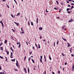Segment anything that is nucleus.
<instances>
[{
    "mask_svg": "<svg viewBox=\"0 0 74 74\" xmlns=\"http://www.w3.org/2000/svg\"><path fill=\"white\" fill-rule=\"evenodd\" d=\"M19 15H19H20V13H18L17 14V15H16V16H18Z\"/></svg>",
    "mask_w": 74,
    "mask_h": 74,
    "instance_id": "9d476101",
    "label": "nucleus"
},
{
    "mask_svg": "<svg viewBox=\"0 0 74 74\" xmlns=\"http://www.w3.org/2000/svg\"><path fill=\"white\" fill-rule=\"evenodd\" d=\"M49 59H50V60H51V56H50V55H49Z\"/></svg>",
    "mask_w": 74,
    "mask_h": 74,
    "instance_id": "f8f14e48",
    "label": "nucleus"
},
{
    "mask_svg": "<svg viewBox=\"0 0 74 74\" xmlns=\"http://www.w3.org/2000/svg\"><path fill=\"white\" fill-rule=\"evenodd\" d=\"M0 74H2V72H0Z\"/></svg>",
    "mask_w": 74,
    "mask_h": 74,
    "instance_id": "774afa93",
    "label": "nucleus"
},
{
    "mask_svg": "<svg viewBox=\"0 0 74 74\" xmlns=\"http://www.w3.org/2000/svg\"><path fill=\"white\" fill-rule=\"evenodd\" d=\"M32 62H33V63H34V60L33 59H32Z\"/></svg>",
    "mask_w": 74,
    "mask_h": 74,
    "instance_id": "f3484780",
    "label": "nucleus"
},
{
    "mask_svg": "<svg viewBox=\"0 0 74 74\" xmlns=\"http://www.w3.org/2000/svg\"><path fill=\"white\" fill-rule=\"evenodd\" d=\"M32 48L34 49V46H33Z\"/></svg>",
    "mask_w": 74,
    "mask_h": 74,
    "instance_id": "09e8293b",
    "label": "nucleus"
},
{
    "mask_svg": "<svg viewBox=\"0 0 74 74\" xmlns=\"http://www.w3.org/2000/svg\"><path fill=\"white\" fill-rule=\"evenodd\" d=\"M72 21H74V20L73 19H71L70 20H69V21L68 22H72Z\"/></svg>",
    "mask_w": 74,
    "mask_h": 74,
    "instance_id": "7ed1b4c3",
    "label": "nucleus"
},
{
    "mask_svg": "<svg viewBox=\"0 0 74 74\" xmlns=\"http://www.w3.org/2000/svg\"><path fill=\"white\" fill-rule=\"evenodd\" d=\"M72 50V49L71 48V49H70V52L71 53V50Z\"/></svg>",
    "mask_w": 74,
    "mask_h": 74,
    "instance_id": "a878e982",
    "label": "nucleus"
},
{
    "mask_svg": "<svg viewBox=\"0 0 74 74\" xmlns=\"http://www.w3.org/2000/svg\"><path fill=\"white\" fill-rule=\"evenodd\" d=\"M38 48H40V46L39 45V46H38Z\"/></svg>",
    "mask_w": 74,
    "mask_h": 74,
    "instance_id": "4d7b16f0",
    "label": "nucleus"
},
{
    "mask_svg": "<svg viewBox=\"0 0 74 74\" xmlns=\"http://www.w3.org/2000/svg\"><path fill=\"white\" fill-rule=\"evenodd\" d=\"M2 44H3V43L2 42L0 44V45H2Z\"/></svg>",
    "mask_w": 74,
    "mask_h": 74,
    "instance_id": "a19ab883",
    "label": "nucleus"
},
{
    "mask_svg": "<svg viewBox=\"0 0 74 74\" xmlns=\"http://www.w3.org/2000/svg\"><path fill=\"white\" fill-rule=\"evenodd\" d=\"M59 43V40H58V41L57 42V44L58 45V44Z\"/></svg>",
    "mask_w": 74,
    "mask_h": 74,
    "instance_id": "393cba45",
    "label": "nucleus"
},
{
    "mask_svg": "<svg viewBox=\"0 0 74 74\" xmlns=\"http://www.w3.org/2000/svg\"><path fill=\"white\" fill-rule=\"evenodd\" d=\"M45 74H46V71H45Z\"/></svg>",
    "mask_w": 74,
    "mask_h": 74,
    "instance_id": "338daca9",
    "label": "nucleus"
},
{
    "mask_svg": "<svg viewBox=\"0 0 74 74\" xmlns=\"http://www.w3.org/2000/svg\"><path fill=\"white\" fill-rule=\"evenodd\" d=\"M67 64V62H66L65 63V65H66V64Z\"/></svg>",
    "mask_w": 74,
    "mask_h": 74,
    "instance_id": "3c124183",
    "label": "nucleus"
},
{
    "mask_svg": "<svg viewBox=\"0 0 74 74\" xmlns=\"http://www.w3.org/2000/svg\"><path fill=\"white\" fill-rule=\"evenodd\" d=\"M73 8H74V7L73 6H72L71 7V9Z\"/></svg>",
    "mask_w": 74,
    "mask_h": 74,
    "instance_id": "ea45409f",
    "label": "nucleus"
},
{
    "mask_svg": "<svg viewBox=\"0 0 74 74\" xmlns=\"http://www.w3.org/2000/svg\"><path fill=\"white\" fill-rule=\"evenodd\" d=\"M71 5H74V4L73 3H71Z\"/></svg>",
    "mask_w": 74,
    "mask_h": 74,
    "instance_id": "8fccbe9b",
    "label": "nucleus"
},
{
    "mask_svg": "<svg viewBox=\"0 0 74 74\" xmlns=\"http://www.w3.org/2000/svg\"><path fill=\"white\" fill-rule=\"evenodd\" d=\"M40 62H42V59H40Z\"/></svg>",
    "mask_w": 74,
    "mask_h": 74,
    "instance_id": "7c9ffc66",
    "label": "nucleus"
},
{
    "mask_svg": "<svg viewBox=\"0 0 74 74\" xmlns=\"http://www.w3.org/2000/svg\"><path fill=\"white\" fill-rule=\"evenodd\" d=\"M58 74H60V71H58Z\"/></svg>",
    "mask_w": 74,
    "mask_h": 74,
    "instance_id": "680f3d73",
    "label": "nucleus"
},
{
    "mask_svg": "<svg viewBox=\"0 0 74 74\" xmlns=\"http://www.w3.org/2000/svg\"><path fill=\"white\" fill-rule=\"evenodd\" d=\"M36 22H38V18H37L36 20Z\"/></svg>",
    "mask_w": 74,
    "mask_h": 74,
    "instance_id": "a18cd8bd",
    "label": "nucleus"
},
{
    "mask_svg": "<svg viewBox=\"0 0 74 74\" xmlns=\"http://www.w3.org/2000/svg\"><path fill=\"white\" fill-rule=\"evenodd\" d=\"M13 55L12 54H11L10 55V58H13V57H12V56Z\"/></svg>",
    "mask_w": 74,
    "mask_h": 74,
    "instance_id": "a211bd4d",
    "label": "nucleus"
},
{
    "mask_svg": "<svg viewBox=\"0 0 74 74\" xmlns=\"http://www.w3.org/2000/svg\"><path fill=\"white\" fill-rule=\"evenodd\" d=\"M17 45H18V44H19V42H17Z\"/></svg>",
    "mask_w": 74,
    "mask_h": 74,
    "instance_id": "603ef678",
    "label": "nucleus"
},
{
    "mask_svg": "<svg viewBox=\"0 0 74 74\" xmlns=\"http://www.w3.org/2000/svg\"><path fill=\"white\" fill-rule=\"evenodd\" d=\"M62 39H63V40H64L65 41H66V39H64V38H62Z\"/></svg>",
    "mask_w": 74,
    "mask_h": 74,
    "instance_id": "1a4fd4ad",
    "label": "nucleus"
},
{
    "mask_svg": "<svg viewBox=\"0 0 74 74\" xmlns=\"http://www.w3.org/2000/svg\"><path fill=\"white\" fill-rule=\"evenodd\" d=\"M52 74H55V73L53 72H52Z\"/></svg>",
    "mask_w": 74,
    "mask_h": 74,
    "instance_id": "052dcab7",
    "label": "nucleus"
},
{
    "mask_svg": "<svg viewBox=\"0 0 74 74\" xmlns=\"http://www.w3.org/2000/svg\"><path fill=\"white\" fill-rule=\"evenodd\" d=\"M68 1H73V0H69Z\"/></svg>",
    "mask_w": 74,
    "mask_h": 74,
    "instance_id": "6e6d98bb",
    "label": "nucleus"
},
{
    "mask_svg": "<svg viewBox=\"0 0 74 74\" xmlns=\"http://www.w3.org/2000/svg\"><path fill=\"white\" fill-rule=\"evenodd\" d=\"M67 45H70V43H67Z\"/></svg>",
    "mask_w": 74,
    "mask_h": 74,
    "instance_id": "5fc2aeb1",
    "label": "nucleus"
},
{
    "mask_svg": "<svg viewBox=\"0 0 74 74\" xmlns=\"http://www.w3.org/2000/svg\"><path fill=\"white\" fill-rule=\"evenodd\" d=\"M26 56H25L24 59V60H26Z\"/></svg>",
    "mask_w": 74,
    "mask_h": 74,
    "instance_id": "5701e85b",
    "label": "nucleus"
},
{
    "mask_svg": "<svg viewBox=\"0 0 74 74\" xmlns=\"http://www.w3.org/2000/svg\"><path fill=\"white\" fill-rule=\"evenodd\" d=\"M64 27L63 26L62 27V29H64Z\"/></svg>",
    "mask_w": 74,
    "mask_h": 74,
    "instance_id": "4c0bfd02",
    "label": "nucleus"
},
{
    "mask_svg": "<svg viewBox=\"0 0 74 74\" xmlns=\"http://www.w3.org/2000/svg\"><path fill=\"white\" fill-rule=\"evenodd\" d=\"M12 30L13 32H15V30H14V29H12Z\"/></svg>",
    "mask_w": 74,
    "mask_h": 74,
    "instance_id": "2f4dec72",
    "label": "nucleus"
},
{
    "mask_svg": "<svg viewBox=\"0 0 74 74\" xmlns=\"http://www.w3.org/2000/svg\"><path fill=\"white\" fill-rule=\"evenodd\" d=\"M21 46V43H19V45L18 46V48H20V46Z\"/></svg>",
    "mask_w": 74,
    "mask_h": 74,
    "instance_id": "aec40b11",
    "label": "nucleus"
},
{
    "mask_svg": "<svg viewBox=\"0 0 74 74\" xmlns=\"http://www.w3.org/2000/svg\"><path fill=\"white\" fill-rule=\"evenodd\" d=\"M21 29L22 32H21V33H22V34H23V33H25V32H24L23 29V28L22 27L21 28Z\"/></svg>",
    "mask_w": 74,
    "mask_h": 74,
    "instance_id": "f257e3e1",
    "label": "nucleus"
},
{
    "mask_svg": "<svg viewBox=\"0 0 74 74\" xmlns=\"http://www.w3.org/2000/svg\"><path fill=\"white\" fill-rule=\"evenodd\" d=\"M28 60V61H30V58H29Z\"/></svg>",
    "mask_w": 74,
    "mask_h": 74,
    "instance_id": "37998d69",
    "label": "nucleus"
},
{
    "mask_svg": "<svg viewBox=\"0 0 74 74\" xmlns=\"http://www.w3.org/2000/svg\"><path fill=\"white\" fill-rule=\"evenodd\" d=\"M35 46L37 48V44L36 43H35Z\"/></svg>",
    "mask_w": 74,
    "mask_h": 74,
    "instance_id": "79ce46f5",
    "label": "nucleus"
},
{
    "mask_svg": "<svg viewBox=\"0 0 74 74\" xmlns=\"http://www.w3.org/2000/svg\"><path fill=\"white\" fill-rule=\"evenodd\" d=\"M5 58L6 59L5 61L7 62V58L6 57H5Z\"/></svg>",
    "mask_w": 74,
    "mask_h": 74,
    "instance_id": "bb28decb",
    "label": "nucleus"
},
{
    "mask_svg": "<svg viewBox=\"0 0 74 74\" xmlns=\"http://www.w3.org/2000/svg\"><path fill=\"white\" fill-rule=\"evenodd\" d=\"M32 52L31 53L30 52H29L30 55H31V54H32Z\"/></svg>",
    "mask_w": 74,
    "mask_h": 74,
    "instance_id": "c03bdc74",
    "label": "nucleus"
},
{
    "mask_svg": "<svg viewBox=\"0 0 74 74\" xmlns=\"http://www.w3.org/2000/svg\"><path fill=\"white\" fill-rule=\"evenodd\" d=\"M16 65L17 67H18V61L16 60Z\"/></svg>",
    "mask_w": 74,
    "mask_h": 74,
    "instance_id": "39448f33",
    "label": "nucleus"
},
{
    "mask_svg": "<svg viewBox=\"0 0 74 74\" xmlns=\"http://www.w3.org/2000/svg\"><path fill=\"white\" fill-rule=\"evenodd\" d=\"M62 55V56H64V55L63 54V53H61Z\"/></svg>",
    "mask_w": 74,
    "mask_h": 74,
    "instance_id": "c85d7f7f",
    "label": "nucleus"
},
{
    "mask_svg": "<svg viewBox=\"0 0 74 74\" xmlns=\"http://www.w3.org/2000/svg\"><path fill=\"white\" fill-rule=\"evenodd\" d=\"M44 58L45 59V62H46V59H45V56H44Z\"/></svg>",
    "mask_w": 74,
    "mask_h": 74,
    "instance_id": "4be33fe9",
    "label": "nucleus"
},
{
    "mask_svg": "<svg viewBox=\"0 0 74 74\" xmlns=\"http://www.w3.org/2000/svg\"><path fill=\"white\" fill-rule=\"evenodd\" d=\"M0 70H1V65H0Z\"/></svg>",
    "mask_w": 74,
    "mask_h": 74,
    "instance_id": "c9c22d12",
    "label": "nucleus"
},
{
    "mask_svg": "<svg viewBox=\"0 0 74 74\" xmlns=\"http://www.w3.org/2000/svg\"><path fill=\"white\" fill-rule=\"evenodd\" d=\"M54 8V10H58V9L56 8Z\"/></svg>",
    "mask_w": 74,
    "mask_h": 74,
    "instance_id": "58836bf2",
    "label": "nucleus"
},
{
    "mask_svg": "<svg viewBox=\"0 0 74 74\" xmlns=\"http://www.w3.org/2000/svg\"><path fill=\"white\" fill-rule=\"evenodd\" d=\"M31 25H32V26H33V23L32 22H31Z\"/></svg>",
    "mask_w": 74,
    "mask_h": 74,
    "instance_id": "dca6fc26",
    "label": "nucleus"
},
{
    "mask_svg": "<svg viewBox=\"0 0 74 74\" xmlns=\"http://www.w3.org/2000/svg\"><path fill=\"white\" fill-rule=\"evenodd\" d=\"M0 58H1V59H4V58L3 57L0 56Z\"/></svg>",
    "mask_w": 74,
    "mask_h": 74,
    "instance_id": "b1692460",
    "label": "nucleus"
},
{
    "mask_svg": "<svg viewBox=\"0 0 74 74\" xmlns=\"http://www.w3.org/2000/svg\"><path fill=\"white\" fill-rule=\"evenodd\" d=\"M7 7H8V8H9L10 7H9V6H8V5L7 6Z\"/></svg>",
    "mask_w": 74,
    "mask_h": 74,
    "instance_id": "69168bd1",
    "label": "nucleus"
},
{
    "mask_svg": "<svg viewBox=\"0 0 74 74\" xmlns=\"http://www.w3.org/2000/svg\"><path fill=\"white\" fill-rule=\"evenodd\" d=\"M30 70V69H29V67L28 68V72L29 73V70Z\"/></svg>",
    "mask_w": 74,
    "mask_h": 74,
    "instance_id": "6ab92c4d",
    "label": "nucleus"
},
{
    "mask_svg": "<svg viewBox=\"0 0 74 74\" xmlns=\"http://www.w3.org/2000/svg\"><path fill=\"white\" fill-rule=\"evenodd\" d=\"M14 70H15V71H18V70L17 69L15 68H14Z\"/></svg>",
    "mask_w": 74,
    "mask_h": 74,
    "instance_id": "0eeeda50",
    "label": "nucleus"
},
{
    "mask_svg": "<svg viewBox=\"0 0 74 74\" xmlns=\"http://www.w3.org/2000/svg\"><path fill=\"white\" fill-rule=\"evenodd\" d=\"M0 22L2 26L3 27H4V24H3V22H2V21H1V20L0 21Z\"/></svg>",
    "mask_w": 74,
    "mask_h": 74,
    "instance_id": "f03ea898",
    "label": "nucleus"
},
{
    "mask_svg": "<svg viewBox=\"0 0 74 74\" xmlns=\"http://www.w3.org/2000/svg\"><path fill=\"white\" fill-rule=\"evenodd\" d=\"M56 2L57 3V4H58V3H59L57 1H56Z\"/></svg>",
    "mask_w": 74,
    "mask_h": 74,
    "instance_id": "0e129e2a",
    "label": "nucleus"
},
{
    "mask_svg": "<svg viewBox=\"0 0 74 74\" xmlns=\"http://www.w3.org/2000/svg\"><path fill=\"white\" fill-rule=\"evenodd\" d=\"M7 40H6L4 42L5 44L7 43Z\"/></svg>",
    "mask_w": 74,
    "mask_h": 74,
    "instance_id": "2eb2a0df",
    "label": "nucleus"
},
{
    "mask_svg": "<svg viewBox=\"0 0 74 74\" xmlns=\"http://www.w3.org/2000/svg\"><path fill=\"white\" fill-rule=\"evenodd\" d=\"M72 68H73V69H74V65H73Z\"/></svg>",
    "mask_w": 74,
    "mask_h": 74,
    "instance_id": "e433bc0d",
    "label": "nucleus"
},
{
    "mask_svg": "<svg viewBox=\"0 0 74 74\" xmlns=\"http://www.w3.org/2000/svg\"><path fill=\"white\" fill-rule=\"evenodd\" d=\"M11 16H12V17L13 18H14V16L12 15V14H11Z\"/></svg>",
    "mask_w": 74,
    "mask_h": 74,
    "instance_id": "de8ad7c7",
    "label": "nucleus"
},
{
    "mask_svg": "<svg viewBox=\"0 0 74 74\" xmlns=\"http://www.w3.org/2000/svg\"><path fill=\"white\" fill-rule=\"evenodd\" d=\"M15 59H14L11 60V61H12V62H15Z\"/></svg>",
    "mask_w": 74,
    "mask_h": 74,
    "instance_id": "ddd939ff",
    "label": "nucleus"
},
{
    "mask_svg": "<svg viewBox=\"0 0 74 74\" xmlns=\"http://www.w3.org/2000/svg\"><path fill=\"white\" fill-rule=\"evenodd\" d=\"M10 49H11V51H12V52H14V50L13 49H12V47H10Z\"/></svg>",
    "mask_w": 74,
    "mask_h": 74,
    "instance_id": "6e6552de",
    "label": "nucleus"
},
{
    "mask_svg": "<svg viewBox=\"0 0 74 74\" xmlns=\"http://www.w3.org/2000/svg\"><path fill=\"white\" fill-rule=\"evenodd\" d=\"M42 59V56H40V59Z\"/></svg>",
    "mask_w": 74,
    "mask_h": 74,
    "instance_id": "cd10ccee",
    "label": "nucleus"
},
{
    "mask_svg": "<svg viewBox=\"0 0 74 74\" xmlns=\"http://www.w3.org/2000/svg\"><path fill=\"white\" fill-rule=\"evenodd\" d=\"M3 48L2 47H1V51H3Z\"/></svg>",
    "mask_w": 74,
    "mask_h": 74,
    "instance_id": "4468645a",
    "label": "nucleus"
},
{
    "mask_svg": "<svg viewBox=\"0 0 74 74\" xmlns=\"http://www.w3.org/2000/svg\"><path fill=\"white\" fill-rule=\"evenodd\" d=\"M28 25L29 26V25H30V23H29V21H28Z\"/></svg>",
    "mask_w": 74,
    "mask_h": 74,
    "instance_id": "c756f323",
    "label": "nucleus"
},
{
    "mask_svg": "<svg viewBox=\"0 0 74 74\" xmlns=\"http://www.w3.org/2000/svg\"><path fill=\"white\" fill-rule=\"evenodd\" d=\"M69 10H70V9H69V8H67L66 9V11H69Z\"/></svg>",
    "mask_w": 74,
    "mask_h": 74,
    "instance_id": "412c9836",
    "label": "nucleus"
},
{
    "mask_svg": "<svg viewBox=\"0 0 74 74\" xmlns=\"http://www.w3.org/2000/svg\"><path fill=\"white\" fill-rule=\"evenodd\" d=\"M1 17V14L0 13V17Z\"/></svg>",
    "mask_w": 74,
    "mask_h": 74,
    "instance_id": "e2e57ef3",
    "label": "nucleus"
},
{
    "mask_svg": "<svg viewBox=\"0 0 74 74\" xmlns=\"http://www.w3.org/2000/svg\"><path fill=\"white\" fill-rule=\"evenodd\" d=\"M70 47V45H68L67 46V47Z\"/></svg>",
    "mask_w": 74,
    "mask_h": 74,
    "instance_id": "bf43d9fd",
    "label": "nucleus"
},
{
    "mask_svg": "<svg viewBox=\"0 0 74 74\" xmlns=\"http://www.w3.org/2000/svg\"><path fill=\"white\" fill-rule=\"evenodd\" d=\"M67 12H68V13H71V12L69 11H67Z\"/></svg>",
    "mask_w": 74,
    "mask_h": 74,
    "instance_id": "72a5a7b5",
    "label": "nucleus"
},
{
    "mask_svg": "<svg viewBox=\"0 0 74 74\" xmlns=\"http://www.w3.org/2000/svg\"><path fill=\"white\" fill-rule=\"evenodd\" d=\"M68 7H71V6L70 5H68Z\"/></svg>",
    "mask_w": 74,
    "mask_h": 74,
    "instance_id": "13d9d810",
    "label": "nucleus"
},
{
    "mask_svg": "<svg viewBox=\"0 0 74 74\" xmlns=\"http://www.w3.org/2000/svg\"><path fill=\"white\" fill-rule=\"evenodd\" d=\"M72 56H74V55L73 54H71V55Z\"/></svg>",
    "mask_w": 74,
    "mask_h": 74,
    "instance_id": "49530a36",
    "label": "nucleus"
},
{
    "mask_svg": "<svg viewBox=\"0 0 74 74\" xmlns=\"http://www.w3.org/2000/svg\"><path fill=\"white\" fill-rule=\"evenodd\" d=\"M39 30H42V27L39 28Z\"/></svg>",
    "mask_w": 74,
    "mask_h": 74,
    "instance_id": "9b49d317",
    "label": "nucleus"
},
{
    "mask_svg": "<svg viewBox=\"0 0 74 74\" xmlns=\"http://www.w3.org/2000/svg\"><path fill=\"white\" fill-rule=\"evenodd\" d=\"M5 51L6 52L7 54L8 55H9V51H7L6 50H5Z\"/></svg>",
    "mask_w": 74,
    "mask_h": 74,
    "instance_id": "423d86ee",
    "label": "nucleus"
},
{
    "mask_svg": "<svg viewBox=\"0 0 74 74\" xmlns=\"http://www.w3.org/2000/svg\"><path fill=\"white\" fill-rule=\"evenodd\" d=\"M61 4L62 5H63V3H61Z\"/></svg>",
    "mask_w": 74,
    "mask_h": 74,
    "instance_id": "f704fd0d",
    "label": "nucleus"
},
{
    "mask_svg": "<svg viewBox=\"0 0 74 74\" xmlns=\"http://www.w3.org/2000/svg\"><path fill=\"white\" fill-rule=\"evenodd\" d=\"M14 23L16 24V25H17V26H18V25H19V23H17L16 22H14Z\"/></svg>",
    "mask_w": 74,
    "mask_h": 74,
    "instance_id": "20e7f679",
    "label": "nucleus"
},
{
    "mask_svg": "<svg viewBox=\"0 0 74 74\" xmlns=\"http://www.w3.org/2000/svg\"><path fill=\"white\" fill-rule=\"evenodd\" d=\"M24 70H25V71H26V68H24Z\"/></svg>",
    "mask_w": 74,
    "mask_h": 74,
    "instance_id": "473e14b6",
    "label": "nucleus"
},
{
    "mask_svg": "<svg viewBox=\"0 0 74 74\" xmlns=\"http://www.w3.org/2000/svg\"><path fill=\"white\" fill-rule=\"evenodd\" d=\"M42 37V36H41L40 37V39H41V38H42V37Z\"/></svg>",
    "mask_w": 74,
    "mask_h": 74,
    "instance_id": "864d4df0",
    "label": "nucleus"
}]
</instances>
